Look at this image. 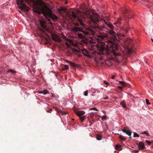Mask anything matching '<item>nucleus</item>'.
I'll use <instances>...</instances> for the list:
<instances>
[{
    "label": "nucleus",
    "instance_id": "7ed1b4c3",
    "mask_svg": "<svg viewBox=\"0 0 153 153\" xmlns=\"http://www.w3.org/2000/svg\"><path fill=\"white\" fill-rule=\"evenodd\" d=\"M83 18L88 17L90 18L94 23L97 24L99 21V16L92 11H87L84 13Z\"/></svg>",
    "mask_w": 153,
    "mask_h": 153
},
{
    "label": "nucleus",
    "instance_id": "58836bf2",
    "mask_svg": "<svg viewBox=\"0 0 153 153\" xmlns=\"http://www.w3.org/2000/svg\"><path fill=\"white\" fill-rule=\"evenodd\" d=\"M61 113L63 115L67 113L66 112H64V111H61Z\"/></svg>",
    "mask_w": 153,
    "mask_h": 153
},
{
    "label": "nucleus",
    "instance_id": "1a4fd4ad",
    "mask_svg": "<svg viewBox=\"0 0 153 153\" xmlns=\"http://www.w3.org/2000/svg\"><path fill=\"white\" fill-rule=\"evenodd\" d=\"M82 53L85 56L89 58H91L92 57L89 55L88 51L85 49H84L82 50Z\"/></svg>",
    "mask_w": 153,
    "mask_h": 153
},
{
    "label": "nucleus",
    "instance_id": "f257e3e1",
    "mask_svg": "<svg viewBox=\"0 0 153 153\" xmlns=\"http://www.w3.org/2000/svg\"><path fill=\"white\" fill-rule=\"evenodd\" d=\"M108 36V35L107 34L102 33L99 35H98L97 38L95 39V41L99 42L97 45L100 47V54H103V51L105 49L107 52L108 50V51H110L111 52L114 53L115 51L117 49V46L116 45L111 44V45L110 46L108 49V46L107 45L105 44V43L104 42H100L101 39H105ZM109 42L111 44L112 43L111 41H109Z\"/></svg>",
    "mask_w": 153,
    "mask_h": 153
},
{
    "label": "nucleus",
    "instance_id": "4c0bfd02",
    "mask_svg": "<svg viewBox=\"0 0 153 153\" xmlns=\"http://www.w3.org/2000/svg\"><path fill=\"white\" fill-rule=\"evenodd\" d=\"M146 143H147L149 145H150L151 144V142H150V141H148V140H146Z\"/></svg>",
    "mask_w": 153,
    "mask_h": 153
},
{
    "label": "nucleus",
    "instance_id": "473e14b6",
    "mask_svg": "<svg viewBox=\"0 0 153 153\" xmlns=\"http://www.w3.org/2000/svg\"><path fill=\"white\" fill-rule=\"evenodd\" d=\"M146 102L147 105H150L151 104L149 102V100L147 99H146Z\"/></svg>",
    "mask_w": 153,
    "mask_h": 153
},
{
    "label": "nucleus",
    "instance_id": "e433bc0d",
    "mask_svg": "<svg viewBox=\"0 0 153 153\" xmlns=\"http://www.w3.org/2000/svg\"><path fill=\"white\" fill-rule=\"evenodd\" d=\"M44 2L42 1H40L39 3V4L40 6H42L44 4Z\"/></svg>",
    "mask_w": 153,
    "mask_h": 153
},
{
    "label": "nucleus",
    "instance_id": "4468645a",
    "mask_svg": "<svg viewBox=\"0 0 153 153\" xmlns=\"http://www.w3.org/2000/svg\"><path fill=\"white\" fill-rule=\"evenodd\" d=\"M48 91L47 90H44L42 91H38V93L40 94H43L44 95L48 93Z\"/></svg>",
    "mask_w": 153,
    "mask_h": 153
},
{
    "label": "nucleus",
    "instance_id": "5701e85b",
    "mask_svg": "<svg viewBox=\"0 0 153 153\" xmlns=\"http://www.w3.org/2000/svg\"><path fill=\"white\" fill-rule=\"evenodd\" d=\"M103 83L105 84L106 85H107V86H105L106 87H107L109 85L108 82L105 80L103 81Z\"/></svg>",
    "mask_w": 153,
    "mask_h": 153
},
{
    "label": "nucleus",
    "instance_id": "8fccbe9b",
    "mask_svg": "<svg viewBox=\"0 0 153 153\" xmlns=\"http://www.w3.org/2000/svg\"><path fill=\"white\" fill-rule=\"evenodd\" d=\"M68 63L70 64H71V65H72L73 64V63L71 62H69Z\"/></svg>",
    "mask_w": 153,
    "mask_h": 153
},
{
    "label": "nucleus",
    "instance_id": "4d7b16f0",
    "mask_svg": "<svg viewBox=\"0 0 153 153\" xmlns=\"http://www.w3.org/2000/svg\"><path fill=\"white\" fill-rule=\"evenodd\" d=\"M152 153H153V152Z\"/></svg>",
    "mask_w": 153,
    "mask_h": 153
},
{
    "label": "nucleus",
    "instance_id": "c03bdc74",
    "mask_svg": "<svg viewBox=\"0 0 153 153\" xmlns=\"http://www.w3.org/2000/svg\"><path fill=\"white\" fill-rule=\"evenodd\" d=\"M65 44H66V45L68 47H70V46H69V44L68 43H67V42H66L65 43Z\"/></svg>",
    "mask_w": 153,
    "mask_h": 153
},
{
    "label": "nucleus",
    "instance_id": "423d86ee",
    "mask_svg": "<svg viewBox=\"0 0 153 153\" xmlns=\"http://www.w3.org/2000/svg\"><path fill=\"white\" fill-rule=\"evenodd\" d=\"M39 22L41 26L43 28V30H41L43 31L44 32H45V31H48V30L46 28V25L45 22L42 20H40L39 21Z\"/></svg>",
    "mask_w": 153,
    "mask_h": 153
},
{
    "label": "nucleus",
    "instance_id": "39448f33",
    "mask_svg": "<svg viewBox=\"0 0 153 153\" xmlns=\"http://www.w3.org/2000/svg\"><path fill=\"white\" fill-rule=\"evenodd\" d=\"M85 112L83 111H78L76 112V114L79 117L80 119L82 121H83L85 119Z\"/></svg>",
    "mask_w": 153,
    "mask_h": 153
},
{
    "label": "nucleus",
    "instance_id": "37998d69",
    "mask_svg": "<svg viewBox=\"0 0 153 153\" xmlns=\"http://www.w3.org/2000/svg\"><path fill=\"white\" fill-rule=\"evenodd\" d=\"M83 32L84 33V34H85L88 35L89 34L88 32H87L84 31V32Z\"/></svg>",
    "mask_w": 153,
    "mask_h": 153
},
{
    "label": "nucleus",
    "instance_id": "6ab92c4d",
    "mask_svg": "<svg viewBox=\"0 0 153 153\" xmlns=\"http://www.w3.org/2000/svg\"><path fill=\"white\" fill-rule=\"evenodd\" d=\"M119 84L123 86L126 85V83L125 82L122 81H119Z\"/></svg>",
    "mask_w": 153,
    "mask_h": 153
},
{
    "label": "nucleus",
    "instance_id": "2f4dec72",
    "mask_svg": "<svg viewBox=\"0 0 153 153\" xmlns=\"http://www.w3.org/2000/svg\"><path fill=\"white\" fill-rule=\"evenodd\" d=\"M84 95L85 96H88V91L87 90L85 91L84 93Z\"/></svg>",
    "mask_w": 153,
    "mask_h": 153
},
{
    "label": "nucleus",
    "instance_id": "de8ad7c7",
    "mask_svg": "<svg viewBox=\"0 0 153 153\" xmlns=\"http://www.w3.org/2000/svg\"><path fill=\"white\" fill-rule=\"evenodd\" d=\"M111 78L112 79H114L115 78V76L114 75H113L112 77Z\"/></svg>",
    "mask_w": 153,
    "mask_h": 153
},
{
    "label": "nucleus",
    "instance_id": "9b49d317",
    "mask_svg": "<svg viewBox=\"0 0 153 153\" xmlns=\"http://www.w3.org/2000/svg\"><path fill=\"white\" fill-rule=\"evenodd\" d=\"M67 40L73 46H76L77 45V42L76 41H74V40H72L67 39Z\"/></svg>",
    "mask_w": 153,
    "mask_h": 153
},
{
    "label": "nucleus",
    "instance_id": "0eeeda50",
    "mask_svg": "<svg viewBox=\"0 0 153 153\" xmlns=\"http://www.w3.org/2000/svg\"><path fill=\"white\" fill-rule=\"evenodd\" d=\"M51 37L53 40L56 41L60 42L62 40L56 34H52Z\"/></svg>",
    "mask_w": 153,
    "mask_h": 153
},
{
    "label": "nucleus",
    "instance_id": "c9c22d12",
    "mask_svg": "<svg viewBox=\"0 0 153 153\" xmlns=\"http://www.w3.org/2000/svg\"><path fill=\"white\" fill-rule=\"evenodd\" d=\"M139 152L138 150H133L132 152V153H137Z\"/></svg>",
    "mask_w": 153,
    "mask_h": 153
},
{
    "label": "nucleus",
    "instance_id": "864d4df0",
    "mask_svg": "<svg viewBox=\"0 0 153 153\" xmlns=\"http://www.w3.org/2000/svg\"><path fill=\"white\" fill-rule=\"evenodd\" d=\"M122 36H123V37H124V36H124V35H123V34H122Z\"/></svg>",
    "mask_w": 153,
    "mask_h": 153
},
{
    "label": "nucleus",
    "instance_id": "a878e982",
    "mask_svg": "<svg viewBox=\"0 0 153 153\" xmlns=\"http://www.w3.org/2000/svg\"><path fill=\"white\" fill-rule=\"evenodd\" d=\"M66 10V9L63 8V7H61V8L59 9V12H60L61 11H65Z\"/></svg>",
    "mask_w": 153,
    "mask_h": 153
},
{
    "label": "nucleus",
    "instance_id": "393cba45",
    "mask_svg": "<svg viewBox=\"0 0 153 153\" xmlns=\"http://www.w3.org/2000/svg\"><path fill=\"white\" fill-rule=\"evenodd\" d=\"M107 116L106 115H103L101 116V118L102 120H105Z\"/></svg>",
    "mask_w": 153,
    "mask_h": 153
},
{
    "label": "nucleus",
    "instance_id": "49530a36",
    "mask_svg": "<svg viewBox=\"0 0 153 153\" xmlns=\"http://www.w3.org/2000/svg\"><path fill=\"white\" fill-rule=\"evenodd\" d=\"M118 87L120 89H122V87L120 86H119Z\"/></svg>",
    "mask_w": 153,
    "mask_h": 153
},
{
    "label": "nucleus",
    "instance_id": "a19ab883",
    "mask_svg": "<svg viewBox=\"0 0 153 153\" xmlns=\"http://www.w3.org/2000/svg\"><path fill=\"white\" fill-rule=\"evenodd\" d=\"M144 133L146 134L148 136L149 135V134L146 131H144Z\"/></svg>",
    "mask_w": 153,
    "mask_h": 153
},
{
    "label": "nucleus",
    "instance_id": "09e8293b",
    "mask_svg": "<svg viewBox=\"0 0 153 153\" xmlns=\"http://www.w3.org/2000/svg\"><path fill=\"white\" fill-rule=\"evenodd\" d=\"M65 61L68 63L69 62L68 60H65Z\"/></svg>",
    "mask_w": 153,
    "mask_h": 153
},
{
    "label": "nucleus",
    "instance_id": "603ef678",
    "mask_svg": "<svg viewBox=\"0 0 153 153\" xmlns=\"http://www.w3.org/2000/svg\"><path fill=\"white\" fill-rule=\"evenodd\" d=\"M151 40H152V42H153V39H151Z\"/></svg>",
    "mask_w": 153,
    "mask_h": 153
},
{
    "label": "nucleus",
    "instance_id": "f3484780",
    "mask_svg": "<svg viewBox=\"0 0 153 153\" xmlns=\"http://www.w3.org/2000/svg\"><path fill=\"white\" fill-rule=\"evenodd\" d=\"M108 33H109L110 34L112 35L113 36H115L116 35V33L114 32L111 30H110L109 31Z\"/></svg>",
    "mask_w": 153,
    "mask_h": 153
},
{
    "label": "nucleus",
    "instance_id": "72a5a7b5",
    "mask_svg": "<svg viewBox=\"0 0 153 153\" xmlns=\"http://www.w3.org/2000/svg\"><path fill=\"white\" fill-rule=\"evenodd\" d=\"M64 67H65V70H68V66L67 65H64Z\"/></svg>",
    "mask_w": 153,
    "mask_h": 153
},
{
    "label": "nucleus",
    "instance_id": "7c9ffc66",
    "mask_svg": "<svg viewBox=\"0 0 153 153\" xmlns=\"http://www.w3.org/2000/svg\"><path fill=\"white\" fill-rule=\"evenodd\" d=\"M7 72H11V73H13V74H14V73H16V72L15 71H14L12 70H8L7 71Z\"/></svg>",
    "mask_w": 153,
    "mask_h": 153
},
{
    "label": "nucleus",
    "instance_id": "2eb2a0df",
    "mask_svg": "<svg viewBox=\"0 0 153 153\" xmlns=\"http://www.w3.org/2000/svg\"><path fill=\"white\" fill-rule=\"evenodd\" d=\"M95 28L96 29H97L98 30H99L101 31H104V29H105L103 27H100V26H97L95 27Z\"/></svg>",
    "mask_w": 153,
    "mask_h": 153
},
{
    "label": "nucleus",
    "instance_id": "20e7f679",
    "mask_svg": "<svg viewBox=\"0 0 153 153\" xmlns=\"http://www.w3.org/2000/svg\"><path fill=\"white\" fill-rule=\"evenodd\" d=\"M29 0H17V4L19 8L22 10L27 11L28 8L25 4L24 1L27 2Z\"/></svg>",
    "mask_w": 153,
    "mask_h": 153
},
{
    "label": "nucleus",
    "instance_id": "aec40b11",
    "mask_svg": "<svg viewBox=\"0 0 153 153\" xmlns=\"http://www.w3.org/2000/svg\"><path fill=\"white\" fill-rule=\"evenodd\" d=\"M120 18L118 19V20L117 21L116 23H114V25H116L117 24H120Z\"/></svg>",
    "mask_w": 153,
    "mask_h": 153
},
{
    "label": "nucleus",
    "instance_id": "412c9836",
    "mask_svg": "<svg viewBox=\"0 0 153 153\" xmlns=\"http://www.w3.org/2000/svg\"><path fill=\"white\" fill-rule=\"evenodd\" d=\"M78 37L81 39L84 38V37L83 36L81 33H79L78 34Z\"/></svg>",
    "mask_w": 153,
    "mask_h": 153
},
{
    "label": "nucleus",
    "instance_id": "a18cd8bd",
    "mask_svg": "<svg viewBox=\"0 0 153 153\" xmlns=\"http://www.w3.org/2000/svg\"><path fill=\"white\" fill-rule=\"evenodd\" d=\"M103 99L104 100H108V96H106L104 98H103Z\"/></svg>",
    "mask_w": 153,
    "mask_h": 153
},
{
    "label": "nucleus",
    "instance_id": "dca6fc26",
    "mask_svg": "<svg viewBox=\"0 0 153 153\" xmlns=\"http://www.w3.org/2000/svg\"><path fill=\"white\" fill-rule=\"evenodd\" d=\"M72 30L73 31H80V32H82V31L80 30V29L79 28H78L77 27H73V28H72Z\"/></svg>",
    "mask_w": 153,
    "mask_h": 153
},
{
    "label": "nucleus",
    "instance_id": "f704fd0d",
    "mask_svg": "<svg viewBox=\"0 0 153 153\" xmlns=\"http://www.w3.org/2000/svg\"><path fill=\"white\" fill-rule=\"evenodd\" d=\"M91 33L93 35H94L95 33V32L92 30H91Z\"/></svg>",
    "mask_w": 153,
    "mask_h": 153
},
{
    "label": "nucleus",
    "instance_id": "f03ea898",
    "mask_svg": "<svg viewBox=\"0 0 153 153\" xmlns=\"http://www.w3.org/2000/svg\"><path fill=\"white\" fill-rule=\"evenodd\" d=\"M33 10L34 12L39 14L41 13L40 10L41 11L46 17L48 16L54 19H57V16L55 14H52L51 10L46 6H44L42 8H41L39 6L38 3H36L33 5Z\"/></svg>",
    "mask_w": 153,
    "mask_h": 153
},
{
    "label": "nucleus",
    "instance_id": "3c124183",
    "mask_svg": "<svg viewBox=\"0 0 153 153\" xmlns=\"http://www.w3.org/2000/svg\"><path fill=\"white\" fill-rule=\"evenodd\" d=\"M48 20L49 21H50V20H51V19H50V18H48Z\"/></svg>",
    "mask_w": 153,
    "mask_h": 153
},
{
    "label": "nucleus",
    "instance_id": "f8f14e48",
    "mask_svg": "<svg viewBox=\"0 0 153 153\" xmlns=\"http://www.w3.org/2000/svg\"><path fill=\"white\" fill-rule=\"evenodd\" d=\"M122 131L124 132V133L126 134H127L128 135L130 136L131 135V133L130 131L128 130H125V129H123L122 130Z\"/></svg>",
    "mask_w": 153,
    "mask_h": 153
},
{
    "label": "nucleus",
    "instance_id": "b1692460",
    "mask_svg": "<svg viewBox=\"0 0 153 153\" xmlns=\"http://www.w3.org/2000/svg\"><path fill=\"white\" fill-rule=\"evenodd\" d=\"M120 104L123 107L126 108V105L124 102H123L120 103Z\"/></svg>",
    "mask_w": 153,
    "mask_h": 153
},
{
    "label": "nucleus",
    "instance_id": "79ce46f5",
    "mask_svg": "<svg viewBox=\"0 0 153 153\" xmlns=\"http://www.w3.org/2000/svg\"><path fill=\"white\" fill-rule=\"evenodd\" d=\"M128 51L129 52L131 53L132 52L133 50L131 49H130L128 50Z\"/></svg>",
    "mask_w": 153,
    "mask_h": 153
},
{
    "label": "nucleus",
    "instance_id": "ea45409f",
    "mask_svg": "<svg viewBox=\"0 0 153 153\" xmlns=\"http://www.w3.org/2000/svg\"><path fill=\"white\" fill-rule=\"evenodd\" d=\"M120 145H119L117 144V145H116V149H117L118 148H120Z\"/></svg>",
    "mask_w": 153,
    "mask_h": 153
},
{
    "label": "nucleus",
    "instance_id": "a211bd4d",
    "mask_svg": "<svg viewBox=\"0 0 153 153\" xmlns=\"http://www.w3.org/2000/svg\"><path fill=\"white\" fill-rule=\"evenodd\" d=\"M78 21L79 22L80 24L81 25H82V26H83L84 25V24L83 23L82 20L81 19L78 18Z\"/></svg>",
    "mask_w": 153,
    "mask_h": 153
},
{
    "label": "nucleus",
    "instance_id": "6e6552de",
    "mask_svg": "<svg viewBox=\"0 0 153 153\" xmlns=\"http://www.w3.org/2000/svg\"><path fill=\"white\" fill-rule=\"evenodd\" d=\"M141 2L144 4H146L148 5V7L149 8H150V7H151L150 5L151 4H152V3H151L148 0H140Z\"/></svg>",
    "mask_w": 153,
    "mask_h": 153
},
{
    "label": "nucleus",
    "instance_id": "9d476101",
    "mask_svg": "<svg viewBox=\"0 0 153 153\" xmlns=\"http://www.w3.org/2000/svg\"><path fill=\"white\" fill-rule=\"evenodd\" d=\"M104 21L105 23L108 26V27L111 29H113V25L109 22V19H108L107 22L105 21V20H104Z\"/></svg>",
    "mask_w": 153,
    "mask_h": 153
},
{
    "label": "nucleus",
    "instance_id": "5fc2aeb1",
    "mask_svg": "<svg viewBox=\"0 0 153 153\" xmlns=\"http://www.w3.org/2000/svg\"><path fill=\"white\" fill-rule=\"evenodd\" d=\"M67 3H67V2H65V4H67Z\"/></svg>",
    "mask_w": 153,
    "mask_h": 153
},
{
    "label": "nucleus",
    "instance_id": "bb28decb",
    "mask_svg": "<svg viewBox=\"0 0 153 153\" xmlns=\"http://www.w3.org/2000/svg\"><path fill=\"white\" fill-rule=\"evenodd\" d=\"M89 109L90 110H95L96 111H98V109H97L95 107H93V108H90Z\"/></svg>",
    "mask_w": 153,
    "mask_h": 153
},
{
    "label": "nucleus",
    "instance_id": "4be33fe9",
    "mask_svg": "<svg viewBox=\"0 0 153 153\" xmlns=\"http://www.w3.org/2000/svg\"><path fill=\"white\" fill-rule=\"evenodd\" d=\"M71 16L74 19H75L77 17V16L74 13L73 11L72 12Z\"/></svg>",
    "mask_w": 153,
    "mask_h": 153
},
{
    "label": "nucleus",
    "instance_id": "ddd939ff",
    "mask_svg": "<svg viewBox=\"0 0 153 153\" xmlns=\"http://www.w3.org/2000/svg\"><path fill=\"white\" fill-rule=\"evenodd\" d=\"M138 147L140 149H143L144 148V144L142 142H140L138 144Z\"/></svg>",
    "mask_w": 153,
    "mask_h": 153
},
{
    "label": "nucleus",
    "instance_id": "cd10ccee",
    "mask_svg": "<svg viewBox=\"0 0 153 153\" xmlns=\"http://www.w3.org/2000/svg\"><path fill=\"white\" fill-rule=\"evenodd\" d=\"M97 139L98 140H101L102 139V137L101 136L99 135H97Z\"/></svg>",
    "mask_w": 153,
    "mask_h": 153
},
{
    "label": "nucleus",
    "instance_id": "c756f323",
    "mask_svg": "<svg viewBox=\"0 0 153 153\" xmlns=\"http://www.w3.org/2000/svg\"><path fill=\"white\" fill-rule=\"evenodd\" d=\"M134 137H139V135L138 134L136 133H134Z\"/></svg>",
    "mask_w": 153,
    "mask_h": 153
},
{
    "label": "nucleus",
    "instance_id": "c85d7f7f",
    "mask_svg": "<svg viewBox=\"0 0 153 153\" xmlns=\"http://www.w3.org/2000/svg\"><path fill=\"white\" fill-rule=\"evenodd\" d=\"M120 139L122 140H124L125 139V137L121 135H120Z\"/></svg>",
    "mask_w": 153,
    "mask_h": 153
},
{
    "label": "nucleus",
    "instance_id": "6e6d98bb",
    "mask_svg": "<svg viewBox=\"0 0 153 153\" xmlns=\"http://www.w3.org/2000/svg\"><path fill=\"white\" fill-rule=\"evenodd\" d=\"M78 25V24H76V25Z\"/></svg>",
    "mask_w": 153,
    "mask_h": 153
}]
</instances>
